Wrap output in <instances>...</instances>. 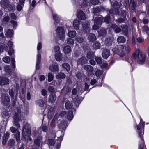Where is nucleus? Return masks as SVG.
I'll use <instances>...</instances> for the list:
<instances>
[{
    "mask_svg": "<svg viewBox=\"0 0 149 149\" xmlns=\"http://www.w3.org/2000/svg\"><path fill=\"white\" fill-rule=\"evenodd\" d=\"M77 17L79 19L83 20L86 18V16L84 13L81 11H79L77 14Z\"/></svg>",
    "mask_w": 149,
    "mask_h": 149,
    "instance_id": "12",
    "label": "nucleus"
},
{
    "mask_svg": "<svg viewBox=\"0 0 149 149\" xmlns=\"http://www.w3.org/2000/svg\"><path fill=\"white\" fill-rule=\"evenodd\" d=\"M106 31L105 29H101L99 33V35L100 36H105L106 35Z\"/></svg>",
    "mask_w": 149,
    "mask_h": 149,
    "instance_id": "30",
    "label": "nucleus"
},
{
    "mask_svg": "<svg viewBox=\"0 0 149 149\" xmlns=\"http://www.w3.org/2000/svg\"><path fill=\"white\" fill-rule=\"evenodd\" d=\"M42 138L41 136L35 139L34 141V143L36 146L35 148H33V149H37V147H39L40 145V144L42 143Z\"/></svg>",
    "mask_w": 149,
    "mask_h": 149,
    "instance_id": "10",
    "label": "nucleus"
},
{
    "mask_svg": "<svg viewBox=\"0 0 149 149\" xmlns=\"http://www.w3.org/2000/svg\"><path fill=\"white\" fill-rule=\"evenodd\" d=\"M49 100L52 102H54L56 99L55 95L54 93H52L49 96Z\"/></svg>",
    "mask_w": 149,
    "mask_h": 149,
    "instance_id": "29",
    "label": "nucleus"
},
{
    "mask_svg": "<svg viewBox=\"0 0 149 149\" xmlns=\"http://www.w3.org/2000/svg\"><path fill=\"white\" fill-rule=\"evenodd\" d=\"M71 50V47L68 45L64 47L63 49L64 52L65 53L70 52Z\"/></svg>",
    "mask_w": 149,
    "mask_h": 149,
    "instance_id": "28",
    "label": "nucleus"
},
{
    "mask_svg": "<svg viewBox=\"0 0 149 149\" xmlns=\"http://www.w3.org/2000/svg\"><path fill=\"white\" fill-rule=\"evenodd\" d=\"M36 104L40 107H43L44 105V102L42 99H40L36 101Z\"/></svg>",
    "mask_w": 149,
    "mask_h": 149,
    "instance_id": "26",
    "label": "nucleus"
},
{
    "mask_svg": "<svg viewBox=\"0 0 149 149\" xmlns=\"http://www.w3.org/2000/svg\"><path fill=\"white\" fill-rule=\"evenodd\" d=\"M83 31L85 33H89L90 31L89 26V23L88 22H85L82 24Z\"/></svg>",
    "mask_w": 149,
    "mask_h": 149,
    "instance_id": "9",
    "label": "nucleus"
},
{
    "mask_svg": "<svg viewBox=\"0 0 149 149\" xmlns=\"http://www.w3.org/2000/svg\"><path fill=\"white\" fill-rule=\"evenodd\" d=\"M49 70L52 72H54L58 71V66L57 65H52L49 68Z\"/></svg>",
    "mask_w": 149,
    "mask_h": 149,
    "instance_id": "22",
    "label": "nucleus"
},
{
    "mask_svg": "<svg viewBox=\"0 0 149 149\" xmlns=\"http://www.w3.org/2000/svg\"><path fill=\"white\" fill-rule=\"evenodd\" d=\"M66 75L64 73L60 72L58 73L56 76V78L58 79H61L65 78Z\"/></svg>",
    "mask_w": 149,
    "mask_h": 149,
    "instance_id": "24",
    "label": "nucleus"
},
{
    "mask_svg": "<svg viewBox=\"0 0 149 149\" xmlns=\"http://www.w3.org/2000/svg\"><path fill=\"white\" fill-rule=\"evenodd\" d=\"M113 39L112 38H107L105 40L106 45L108 46H110L113 43Z\"/></svg>",
    "mask_w": 149,
    "mask_h": 149,
    "instance_id": "14",
    "label": "nucleus"
},
{
    "mask_svg": "<svg viewBox=\"0 0 149 149\" xmlns=\"http://www.w3.org/2000/svg\"><path fill=\"white\" fill-rule=\"evenodd\" d=\"M9 134L8 133H6L5 134L2 143L5 144L7 141L9 137Z\"/></svg>",
    "mask_w": 149,
    "mask_h": 149,
    "instance_id": "32",
    "label": "nucleus"
},
{
    "mask_svg": "<svg viewBox=\"0 0 149 149\" xmlns=\"http://www.w3.org/2000/svg\"><path fill=\"white\" fill-rule=\"evenodd\" d=\"M5 35L7 37L11 38L13 36V31L10 29H8L5 33Z\"/></svg>",
    "mask_w": 149,
    "mask_h": 149,
    "instance_id": "17",
    "label": "nucleus"
},
{
    "mask_svg": "<svg viewBox=\"0 0 149 149\" xmlns=\"http://www.w3.org/2000/svg\"><path fill=\"white\" fill-rule=\"evenodd\" d=\"M145 125V123L141 122L140 120V122L139 125L137 126V129L139 130L138 134L142 142V144L139 145V149H143L144 147V144L143 141V135L144 134V127Z\"/></svg>",
    "mask_w": 149,
    "mask_h": 149,
    "instance_id": "3",
    "label": "nucleus"
},
{
    "mask_svg": "<svg viewBox=\"0 0 149 149\" xmlns=\"http://www.w3.org/2000/svg\"><path fill=\"white\" fill-rule=\"evenodd\" d=\"M130 48L128 45L125 46L122 45H119L114 49V51L121 57L124 56L125 53H128L130 50Z\"/></svg>",
    "mask_w": 149,
    "mask_h": 149,
    "instance_id": "2",
    "label": "nucleus"
},
{
    "mask_svg": "<svg viewBox=\"0 0 149 149\" xmlns=\"http://www.w3.org/2000/svg\"><path fill=\"white\" fill-rule=\"evenodd\" d=\"M11 64L12 66V69L13 70H15V61L14 58H12L11 61Z\"/></svg>",
    "mask_w": 149,
    "mask_h": 149,
    "instance_id": "41",
    "label": "nucleus"
},
{
    "mask_svg": "<svg viewBox=\"0 0 149 149\" xmlns=\"http://www.w3.org/2000/svg\"><path fill=\"white\" fill-rule=\"evenodd\" d=\"M21 4H20L19 3V4L17 5V10L18 11H20L22 8V6H21Z\"/></svg>",
    "mask_w": 149,
    "mask_h": 149,
    "instance_id": "57",
    "label": "nucleus"
},
{
    "mask_svg": "<svg viewBox=\"0 0 149 149\" xmlns=\"http://www.w3.org/2000/svg\"><path fill=\"white\" fill-rule=\"evenodd\" d=\"M97 64H100L102 63V61L101 58L97 57L95 58Z\"/></svg>",
    "mask_w": 149,
    "mask_h": 149,
    "instance_id": "39",
    "label": "nucleus"
},
{
    "mask_svg": "<svg viewBox=\"0 0 149 149\" xmlns=\"http://www.w3.org/2000/svg\"><path fill=\"white\" fill-rule=\"evenodd\" d=\"M1 7L4 9L10 10L12 8V5L10 4L9 0H1L0 2Z\"/></svg>",
    "mask_w": 149,
    "mask_h": 149,
    "instance_id": "6",
    "label": "nucleus"
},
{
    "mask_svg": "<svg viewBox=\"0 0 149 149\" xmlns=\"http://www.w3.org/2000/svg\"><path fill=\"white\" fill-rule=\"evenodd\" d=\"M42 48V44L40 42L38 44L37 47V49L38 50H40Z\"/></svg>",
    "mask_w": 149,
    "mask_h": 149,
    "instance_id": "61",
    "label": "nucleus"
},
{
    "mask_svg": "<svg viewBox=\"0 0 149 149\" xmlns=\"http://www.w3.org/2000/svg\"><path fill=\"white\" fill-rule=\"evenodd\" d=\"M62 57V54L60 53L56 54L55 55L56 59L58 61H60Z\"/></svg>",
    "mask_w": 149,
    "mask_h": 149,
    "instance_id": "31",
    "label": "nucleus"
},
{
    "mask_svg": "<svg viewBox=\"0 0 149 149\" xmlns=\"http://www.w3.org/2000/svg\"><path fill=\"white\" fill-rule=\"evenodd\" d=\"M41 60V56L39 54L38 55L37 61L36 65V68L37 70H39L40 67V62Z\"/></svg>",
    "mask_w": 149,
    "mask_h": 149,
    "instance_id": "15",
    "label": "nucleus"
},
{
    "mask_svg": "<svg viewBox=\"0 0 149 149\" xmlns=\"http://www.w3.org/2000/svg\"><path fill=\"white\" fill-rule=\"evenodd\" d=\"M76 35V33L75 31H71L69 32L68 35L71 38L74 37Z\"/></svg>",
    "mask_w": 149,
    "mask_h": 149,
    "instance_id": "35",
    "label": "nucleus"
},
{
    "mask_svg": "<svg viewBox=\"0 0 149 149\" xmlns=\"http://www.w3.org/2000/svg\"><path fill=\"white\" fill-rule=\"evenodd\" d=\"M117 41L118 43H124L125 42V39L124 36H121L117 38Z\"/></svg>",
    "mask_w": 149,
    "mask_h": 149,
    "instance_id": "25",
    "label": "nucleus"
},
{
    "mask_svg": "<svg viewBox=\"0 0 149 149\" xmlns=\"http://www.w3.org/2000/svg\"><path fill=\"white\" fill-rule=\"evenodd\" d=\"M17 136L16 137V139L17 142H19V141L20 138V133L19 131H17Z\"/></svg>",
    "mask_w": 149,
    "mask_h": 149,
    "instance_id": "49",
    "label": "nucleus"
},
{
    "mask_svg": "<svg viewBox=\"0 0 149 149\" xmlns=\"http://www.w3.org/2000/svg\"><path fill=\"white\" fill-rule=\"evenodd\" d=\"M62 66L64 68L66 69L67 71H69L70 70V66L67 63H65L63 64Z\"/></svg>",
    "mask_w": 149,
    "mask_h": 149,
    "instance_id": "38",
    "label": "nucleus"
},
{
    "mask_svg": "<svg viewBox=\"0 0 149 149\" xmlns=\"http://www.w3.org/2000/svg\"><path fill=\"white\" fill-rule=\"evenodd\" d=\"M3 61L6 63H9L10 61V58L8 56H6L4 57L3 58Z\"/></svg>",
    "mask_w": 149,
    "mask_h": 149,
    "instance_id": "44",
    "label": "nucleus"
},
{
    "mask_svg": "<svg viewBox=\"0 0 149 149\" xmlns=\"http://www.w3.org/2000/svg\"><path fill=\"white\" fill-rule=\"evenodd\" d=\"M130 4H131V8L132 9L134 10V9L135 6H136V4L132 0H130Z\"/></svg>",
    "mask_w": 149,
    "mask_h": 149,
    "instance_id": "47",
    "label": "nucleus"
},
{
    "mask_svg": "<svg viewBox=\"0 0 149 149\" xmlns=\"http://www.w3.org/2000/svg\"><path fill=\"white\" fill-rule=\"evenodd\" d=\"M4 69L5 72L8 74H10L12 72V70L10 67L8 65H6L4 67Z\"/></svg>",
    "mask_w": 149,
    "mask_h": 149,
    "instance_id": "37",
    "label": "nucleus"
},
{
    "mask_svg": "<svg viewBox=\"0 0 149 149\" xmlns=\"http://www.w3.org/2000/svg\"><path fill=\"white\" fill-rule=\"evenodd\" d=\"M84 70L88 72H92L93 70V68L92 66L89 65H86L84 67Z\"/></svg>",
    "mask_w": 149,
    "mask_h": 149,
    "instance_id": "20",
    "label": "nucleus"
},
{
    "mask_svg": "<svg viewBox=\"0 0 149 149\" xmlns=\"http://www.w3.org/2000/svg\"><path fill=\"white\" fill-rule=\"evenodd\" d=\"M102 22V19L100 17L95 18L94 19V24L93 26V29L95 30H96L99 28L98 25H100Z\"/></svg>",
    "mask_w": 149,
    "mask_h": 149,
    "instance_id": "7",
    "label": "nucleus"
},
{
    "mask_svg": "<svg viewBox=\"0 0 149 149\" xmlns=\"http://www.w3.org/2000/svg\"><path fill=\"white\" fill-rule=\"evenodd\" d=\"M93 47V49L95 50L99 49L101 47L100 44L99 42H96L94 43Z\"/></svg>",
    "mask_w": 149,
    "mask_h": 149,
    "instance_id": "23",
    "label": "nucleus"
},
{
    "mask_svg": "<svg viewBox=\"0 0 149 149\" xmlns=\"http://www.w3.org/2000/svg\"><path fill=\"white\" fill-rule=\"evenodd\" d=\"M9 79L6 77H0V84H9Z\"/></svg>",
    "mask_w": 149,
    "mask_h": 149,
    "instance_id": "13",
    "label": "nucleus"
},
{
    "mask_svg": "<svg viewBox=\"0 0 149 149\" xmlns=\"http://www.w3.org/2000/svg\"><path fill=\"white\" fill-rule=\"evenodd\" d=\"M45 76L43 75L40 76L39 79L40 81H42L45 80Z\"/></svg>",
    "mask_w": 149,
    "mask_h": 149,
    "instance_id": "60",
    "label": "nucleus"
},
{
    "mask_svg": "<svg viewBox=\"0 0 149 149\" xmlns=\"http://www.w3.org/2000/svg\"><path fill=\"white\" fill-rule=\"evenodd\" d=\"M53 16L54 20L56 21V23H55V25H57V23L59 22V18L58 15L57 14L54 13L53 14Z\"/></svg>",
    "mask_w": 149,
    "mask_h": 149,
    "instance_id": "34",
    "label": "nucleus"
},
{
    "mask_svg": "<svg viewBox=\"0 0 149 149\" xmlns=\"http://www.w3.org/2000/svg\"><path fill=\"white\" fill-rule=\"evenodd\" d=\"M121 27L123 31L124 35L127 36L128 34V30L127 26L126 25H125L121 26Z\"/></svg>",
    "mask_w": 149,
    "mask_h": 149,
    "instance_id": "21",
    "label": "nucleus"
},
{
    "mask_svg": "<svg viewBox=\"0 0 149 149\" xmlns=\"http://www.w3.org/2000/svg\"><path fill=\"white\" fill-rule=\"evenodd\" d=\"M56 31L58 36L61 40H63L65 34L63 29L62 27H58L57 28Z\"/></svg>",
    "mask_w": 149,
    "mask_h": 149,
    "instance_id": "8",
    "label": "nucleus"
},
{
    "mask_svg": "<svg viewBox=\"0 0 149 149\" xmlns=\"http://www.w3.org/2000/svg\"><path fill=\"white\" fill-rule=\"evenodd\" d=\"M110 17L109 16H108L104 18V21L107 23L109 24L110 22Z\"/></svg>",
    "mask_w": 149,
    "mask_h": 149,
    "instance_id": "50",
    "label": "nucleus"
},
{
    "mask_svg": "<svg viewBox=\"0 0 149 149\" xmlns=\"http://www.w3.org/2000/svg\"><path fill=\"white\" fill-rule=\"evenodd\" d=\"M2 100L4 103L9 102L10 101V99L8 97V94H6L4 96L2 97Z\"/></svg>",
    "mask_w": 149,
    "mask_h": 149,
    "instance_id": "27",
    "label": "nucleus"
},
{
    "mask_svg": "<svg viewBox=\"0 0 149 149\" xmlns=\"http://www.w3.org/2000/svg\"><path fill=\"white\" fill-rule=\"evenodd\" d=\"M110 51L107 49H103L102 56L103 58L107 59L110 55Z\"/></svg>",
    "mask_w": 149,
    "mask_h": 149,
    "instance_id": "11",
    "label": "nucleus"
},
{
    "mask_svg": "<svg viewBox=\"0 0 149 149\" xmlns=\"http://www.w3.org/2000/svg\"><path fill=\"white\" fill-rule=\"evenodd\" d=\"M146 57V54L142 53L139 49H136L132 56V59L136 61L137 63L139 64H143L144 63Z\"/></svg>",
    "mask_w": 149,
    "mask_h": 149,
    "instance_id": "1",
    "label": "nucleus"
},
{
    "mask_svg": "<svg viewBox=\"0 0 149 149\" xmlns=\"http://www.w3.org/2000/svg\"><path fill=\"white\" fill-rule=\"evenodd\" d=\"M42 94L44 96H45L47 93V91L45 89H42L41 91Z\"/></svg>",
    "mask_w": 149,
    "mask_h": 149,
    "instance_id": "63",
    "label": "nucleus"
},
{
    "mask_svg": "<svg viewBox=\"0 0 149 149\" xmlns=\"http://www.w3.org/2000/svg\"><path fill=\"white\" fill-rule=\"evenodd\" d=\"M9 15L12 19H16L17 18L15 14L13 13H10Z\"/></svg>",
    "mask_w": 149,
    "mask_h": 149,
    "instance_id": "54",
    "label": "nucleus"
},
{
    "mask_svg": "<svg viewBox=\"0 0 149 149\" xmlns=\"http://www.w3.org/2000/svg\"><path fill=\"white\" fill-rule=\"evenodd\" d=\"M67 42L69 44H73L74 43V41L72 39L69 38L67 40Z\"/></svg>",
    "mask_w": 149,
    "mask_h": 149,
    "instance_id": "53",
    "label": "nucleus"
},
{
    "mask_svg": "<svg viewBox=\"0 0 149 149\" xmlns=\"http://www.w3.org/2000/svg\"><path fill=\"white\" fill-rule=\"evenodd\" d=\"M10 129L11 130V132L13 133H15L17 131V129H16L15 128L13 127H11Z\"/></svg>",
    "mask_w": 149,
    "mask_h": 149,
    "instance_id": "58",
    "label": "nucleus"
},
{
    "mask_svg": "<svg viewBox=\"0 0 149 149\" xmlns=\"http://www.w3.org/2000/svg\"><path fill=\"white\" fill-rule=\"evenodd\" d=\"M73 26L76 29H78L79 28V23L78 20H74L73 22Z\"/></svg>",
    "mask_w": 149,
    "mask_h": 149,
    "instance_id": "18",
    "label": "nucleus"
},
{
    "mask_svg": "<svg viewBox=\"0 0 149 149\" xmlns=\"http://www.w3.org/2000/svg\"><path fill=\"white\" fill-rule=\"evenodd\" d=\"M60 48L58 46H56L54 47V51L55 52L56 54L57 53H60Z\"/></svg>",
    "mask_w": 149,
    "mask_h": 149,
    "instance_id": "46",
    "label": "nucleus"
},
{
    "mask_svg": "<svg viewBox=\"0 0 149 149\" xmlns=\"http://www.w3.org/2000/svg\"><path fill=\"white\" fill-rule=\"evenodd\" d=\"M48 81L49 82H51L53 79L54 76L51 73H49L48 75Z\"/></svg>",
    "mask_w": 149,
    "mask_h": 149,
    "instance_id": "43",
    "label": "nucleus"
},
{
    "mask_svg": "<svg viewBox=\"0 0 149 149\" xmlns=\"http://www.w3.org/2000/svg\"><path fill=\"white\" fill-rule=\"evenodd\" d=\"M90 2L93 5H96L99 3V0H91Z\"/></svg>",
    "mask_w": 149,
    "mask_h": 149,
    "instance_id": "48",
    "label": "nucleus"
},
{
    "mask_svg": "<svg viewBox=\"0 0 149 149\" xmlns=\"http://www.w3.org/2000/svg\"><path fill=\"white\" fill-rule=\"evenodd\" d=\"M114 31L116 33H118L121 31V29L117 26V28L115 29Z\"/></svg>",
    "mask_w": 149,
    "mask_h": 149,
    "instance_id": "64",
    "label": "nucleus"
},
{
    "mask_svg": "<svg viewBox=\"0 0 149 149\" xmlns=\"http://www.w3.org/2000/svg\"><path fill=\"white\" fill-rule=\"evenodd\" d=\"M76 40L77 42L79 43H82L84 41L83 39L80 37L79 36L77 37L76 38Z\"/></svg>",
    "mask_w": 149,
    "mask_h": 149,
    "instance_id": "45",
    "label": "nucleus"
},
{
    "mask_svg": "<svg viewBox=\"0 0 149 149\" xmlns=\"http://www.w3.org/2000/svg\"><path fill=\"white\" fill-rule=\"evenodd\" d=\"M88 38L89 40L92 42L94 41L96 39V36L94 34L91 33L89 35Z\"/></svg>",
    "mask_w": 149,
    "mask_h": 149,
    "instance_id": "16",
    "label": "nucleus"
},
{
    "mask_svg": "<svg viewBox=\"0 0 149 149\" xmlns=\"http://www.w3.org/2000/svg\"><path fill=\"white\" fill-rule=\"evenodd\" d=\"M136 40L139 43H142L144 41V39L142 38L139 37H138L136 39Z\"/></svg>",
    "mask_w": 149,
    "mask_h": 149,
    "instance_id": "52",
    "label": "nucleus"
},
{
    "mask_svg": "<svg viewBox=\"0 0 149 149\" xmlns=\"http://www.w3.org/2000/svg\"><path fill=\"white\" fill-rule=\"evenodd\" d=\"M95 55L93 52H89L87 53V57L89 59H92L94 57Z\"/></svg>",
    "mask_w": 149,
    "mask_h": 149,
    "instance_id": "33",
    "label": "nucleus"
},
{
    "mask_svg": "<svg viewBox=\"0 0 149 149\" xmlns=\"http://www.w3.org/2000/svg\"><path fill=\"white\" fill-rule=\"evenodd\" d=\"M15 112L14 116V124L17 127V129H18L20 127V125L18 123L21 120L22 116L20 109H17L15 111Z\"/></svg>",
    "mask_w": 149,
    "mask_h": 149,
    "instance_id": "5",
    "label": "nucleus"
},
{
    "mask_svg": "<svg viewBox=\"0 0 149 149\" xmlns=\"http://www.w3.org/2000/svg\"><path fill=\"white\" fill-rule=\"evenodd\" d=\"M10 19V17L8 16H6L3 18V22H7Z\"/></svg>",
    "mask_w": 149,
    "mask_h": 149,
    "instance_id": "59",
    "label": "nucleus"
},
{
    "mask_svg": "<svg viewBox=\"0 0 149 149\" xmlns=\"http://www.w3.org/2000/svg\"><path fill=\"white\" fill-rule=\"evenodd\" d=\"M48 143L50 145L52 146L54 144V140L52 139H50L48 140Z\"/></svg>",
    "mask_w": 149,
    "mask_h": 149,
    "instance_id": "55",
    "label": "nucleus"
},
{
    "mask_svg": "<svg viewBox=\"0 0 149 149\" xmlns=\"http://www.w3.org/2000/svg\"><path fill=\"white\" fill-rule=\"evenodd\" d=\"M8 54L10 56L13 54L14 53V51L13 48H9V50L8 51Z\"/></svg>",
    "mask_w": 149,
    "mask_h": 149,
    "instance_id": "51",
    "label": "nucleus"
},
{
    "mask_svg": "<svg viewBox=\"0 0 149 149\" xmlns=\"http://www.w3.org/2000/svg\"><path fill=\"white\" fill-rule=\"evenodd\" d=\"M142 30L143 32H145L148 35H149V28L146 26H144L142 27Z\"/></svg>",
    "mask_w": 149,
    "mask_h": 149,
    "instance_id": "36",
    "label": "nucleus"
},
{
    "mask_svg": "<svg viewBox=\"0 0 149 149\" xmlns=\"http://www.w3.org/2000/svg\"><path fill=\"white\" fill-rule=\"evenodd\" d=\"M15 142V141L13 139H10L8 141L9 144L11 146L13 145Z\"/></svg>",
    "mask_w": 149,
    "mask_h": 149,
    "instance_id": "56",
    "label": "nucleus"
},
{
    "mask_svg": "<svg viewBox=\"0 0 149 149\" xmlns=\"http://www.w3.org/2000/svg\"><path fill=\"white\" fill-rule=\"evenodd\" d=\"M65 107L66 109H71L73 106L72 102L69 101H67L65 103Z\"/></svg>",
    "mask_w": 149,
    "mask_h": 149,
    "instance_id": "19",
    "label": "nucleus"
},
{
    "mask_svg": "<svg viewBox=\"0 0 149 149\" xmlns=\"http://www.w3.org/2000/svg\"><path fill=\"white\" fill-rule=\"evenodd\" d=\"M73 117V113L72 111H69L67 115V118L68 120H71Z\"/></svg>",
    "mask_w": 149,
    "mask_h": 149,
    "instance_id": "40",
    "label": "nucleus"
},
{
    "mask_svg": "<svg viewBox=\"0 0 149 149\" xmlns=\"http://www.w3.org/2000/svg\"><path fill=\"white\" fill-rule=\"evenodd\" d=\"M102 72L100 70H97L95 72V75L97 77H100L102 73Z\"/></svg>",
    "mask_w": 149,
    "mask_h": 149,
    "instance_id": "42",
    "label": "nucleus"
},
{
    "mask_svg": "<svg viewBox=\"0 0 149 149\" xmlns=\"http://www.w3.org/2000/svg\"><path fill=\"white\" fill-rule=\"evenodd\" d=\"M30 128V127L29 125L27 123H26L24 127L22 136V137L26 139L31 141L32 139L30 137L31 134Z\"/></svg>",
    "mask_w": 149,
    "mask_h": 149,
    "instance_id": "4",
    "label": "nucleus"
},
{
    "mask_svg": "<svg viewBox=\"0 0 149 149\" xmlns=\"http://www.w3.org/2000/svg\"><path fill=\"white\" fill-rule=\"evenodd\" d=\"M76 77H77L79 79H81L82 78V74L81 73H78L76 74Z\"/></svg>",
    "mask_w": 149,
    "mask_h": 149,
    "instance_id": "62",
    "label": "nucleus"
}]
</instances>
